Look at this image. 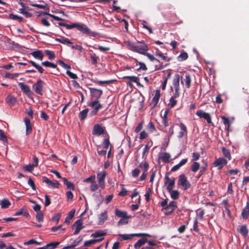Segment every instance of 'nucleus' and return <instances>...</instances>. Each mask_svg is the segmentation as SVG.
I'll return each mask as SVG.
<instances>
[{
	"mask_svg": "<svg viewBox=\"0 0 249 249\" xmlns=\"http://www.w3.org/2000/svg\"><path fill=\"white\" fill-rule=\"evenodd\" d=\"M147 242V239L145 238H142L139 239L135 244L134 248L136 249L140 248L141 246L143 245Z\"/></svg>",
	"mask_w": 249,
	"mask_h": 249,
	"instance_id": "obj_25",
	"label": "nucleus"
},
{
	"mask_svg": "<svg viewBox=\"0 0 249 249\" xmlns=\"http://www.w3.org/2000/svg\"><path fill=\"white\" fill-rule=\"evenodd\" d=\"M115 214L119 217L129 218V216H127V213L125 211H122L119 209L115 210Z\"/></svg>",
	"mask_w": 249,
	"mask_h": 249,
	"instance_id": "obj_22",
	"label": "nucleus"
},
{
	"mask_svg": "<svg viewBox=\"0 0 249 249\" xmlns=\"http://www.w3.org/2000/svg\"><path fill=\"white\" fill-rule=\"evenodd\" d=\"M89 90L91 98H95L96 100H98L103 94V91L101 89L93 88H89Z\"/></svg>",
	"mask_w": 249,
	"mask_h": 249,
	"instance_id": "obj_7",
	"label": "nucleus"
},
{
	"mask_svg": "<svg viewBox=\"0 0 249 249\" xmlns=\"http://www.w3.org/2000/svg\"><path fill=\"white\" fill-rule=\"evenodd\" d=\"M6 103L11 107L15 106L17 102V98L14 96L9 95L6 98Z\"/></svg>",
	"mask_w": 249,
	"mask_h": 249,
	"instance_id": "obj_14",
	"label": "nucleus"
},
{
	"mask_svg": "<svg viewBox=\"0 0 249 249\" xmlns=\"http://www.w3.org/2000/svg\"><path fill=\"white\" fill-rule=\"evenodd\" d=\"M89 106L93 108L94 109L96 108V107H98L99 110L103 107L102 105L100 103V101L99 100H95L92 101L89 104Z\"/></svg>",
	"mask_w": 249,
	"mask_h": 249,
	"instance_id": "obj_27",
	"label": "nucleus"
},
{
	"mask_svg": "<svg viewBox=\"0 0 249 249\" xmlns=\"http://www.w3.org/2000/svg\"><path fill=\"white\" fill-rule=\"evenodd\" d=\"M178 97H175V93L174 94L173 96H172L170 100H169V103L168 105V107L170 108H172L174 107L177 103V101L175 100V98H178Z\"/></svg>",
	"mask_w": 249,
	"mask_h": 249,
	"instance_id": "obj_30",
	"label": "nucleus"
},
{
	"mask_svg": "<svg viewBox=\"0 0 249 249\" xmlns=\"http://www.w3.org/2000/svg\"><path fill=\"white\" fill-rule=\"evenodd\" d=\"M124 79H129L131 82H136V80H138V78L135 76H124L123 77Z\"/></svg>",
	"mask_w": 249,
	"mask_h": 249,
	"instance_id": "obj_58",
	"label": "nucleus"
},
{
	"mask_svg": "<svg viewBox=\"0 0 249 249\" xmlns=\"http://www.w3.org/2000/svg\"><path fill=\"white\" fill-rule=\"evenodd\" d=\"M62 179H63L64 184L67 186V189H70L72 190H74V186L73 183L69 181L65 178H63Z\"/></svg>",
	"mask_w": 249,
	"mask_h": 249,
	"instance_id": "obj_28",
	"label": "nucleus"
},
{
	"mask_svg": "<svg viewBox=\"0 0 249 249\" xmlns=\"http://www.w3.org/2000/svg\"><path fill=\"white\" fill-rule=\"evenodd\" d=\"M178 184L183 188L184 190H187L191 187V184L187 180V177L183 174L179 176Z\"/></svg>",
	"mask_w": 249,
	"mask_h": 249,
	"instance_id": "obj_2",
	"label": "nucleus"
},
{
	"mask_svg": "<svg viewBox=\"0 0 249 249\" xmlns=\"http://www.w3.org/2000/svg\"><path fill=\"white\" fill-rule=\"evenodd\" d=\"M78 22H75V23H72L71 24H67V25H66V28L67 29H71L74 28H77V26L78 25Z\"/></svg>",
	"mask_w": 249,
	"mask_h": 249,
	"instance_id": "obj_54",
	"label": "nucleus"
},
{
	"mask_svg": "<svg viewBox=\"0 0 249 249\" xmlns=\"http://www.w3.org/2000/svg\"><path fill=\"white\" fill-rule=\"evenodd\" d=\"M152 193V190L150 188H148L146 190V192L145 194L144 195V196L145 197V200L147 202H148L150 200V196Z\"/></svg>",
	"mask_w": 249,
	"mask_h": 249,
	"instance_id": "obj_48",
	"label": "nucleus"
},
{
	"mask_svg": "<svg viewBox=\"0 0 249 249\" xmlns=\"http://www.w3.org/2000/svg\"><path fill=\"white\" fill-rule=\"evenodd\" d=\"M109 144L110 142L109 141V136L107 134V138L104 140L103 143L104 148L107 149Z\"/></svg>",
	"mask_w": 249,
	"mask_h": 249,
	"instance_id": "obj_53",
	"label": "nucleus"
},
{
	"mask_svg": "<svg viewBox=\"0 0 249 249\" xmlns=\"http://www.w3.org/2000/svg\"><path fill=\"white\" fill-rule=\"evenodd\" d=\"M99 187H100L99 184H97L96 182L94 181L93 183L91 184L90 186V190L92 192H94L98 190Z\"/></svg>",
	"mask_w": 249,
	"mask_h": 249,
	"instance_id": "obj_52",
	"label": "nucleus"
},
{
	"mask_svg": "<svg viewBox=\"0 0 249 249\" xmlns=\"http://www.w3.org/2000/svg\"><path fill=\"white\" fill-rule=\"evenodd\" d=\"M184 81L186 88L188 89L191 86V78L189 73L186 74Z\"/></svg>",
	"mask_w": 249,
	"mask_h": 249,
	"instance_id": "obj_32",
	"label": "nucleus"
},
{
	"mask_svg": "<svg viewBox=\"0 0 249 249\" xmlns=\"http://www.w3.org/2000/svg\"><path fill=\"white\" fill-rule=\"evenodd\" d=\"M83 225V220L81 219H78L73 224V227H76V229H79V230H81L83 229L84 227Z\"/></svg>",
	"mask_w": 249,
	"mask_h": 249,
	"instance_id": "obj_37",
	"label": "nucleus"
},
{
	"mask_svg": "<svg viewBox=\"0 0 249 249\" xmlns=\"http://www.w3.org/2000/svg\"><path fill=\"white\" fill-rule=\"evenodd\" d=\"M241 215L244 219H247L249 215V201H247L246 207L243 209Z\"/></svg>",
	"mask_w": 249,
	"mask_h": 249,
	"instance_id": "obj_17",
	"label": "nucleus"
},
{
	"mask_svg": "<svg viewBox=\"0 0 249 249\" xmlns=\"http://www.w3.org/2000/svg\"><path fill=\"white\" fill-rule=\"evenodd\" d=\"M104 239L103 237L95 239H91L88 241H86L84 242V246L85 247L89 246L91 245L95 244L96 243L100 242Z\"/></svg>",
	"mask_w": 249,
	"mask_h": 249,
	"instance_id": "obj_19",
	"label": "nucleus"
},
{
	"mask_svg": "<svg viewBox=\"0 0 249 249\" xmlns=\"http://www.w3.org/2000/svg\"><path fill=\"white\" fill-rule=\"evenodd\" d=\"M44 84V82L42 80H38L33 85V89L35 93L39 95H42Z\"/></svg>",
	"mask_w": 249,
	"mask_h": 249,
	"instance_id": "obj_3",
	"label": "nucleus"
},
{
	"mask_svg": "<svg viewBox=\"0 0 249 249\" xmlns=\"http://www.w3.org/2000/svg\"><path fill=\"white\" fill-rule=\"evenodd\" d=\"M106 234H107V233L106 232H105L104 231H97L95 232L92 233L91 235V236L93 238H96L100 237L101 236H105Z\"/></svg>",
	"mask_w": 249,
	"mask_h": 249,
	"instance_id": "obj_35",
	"label": "nucleus"
},
{
	"mask_svg": "<svg viewBox=\"0 0 249 249\" xmlns=\"http://www.w3.org/2000/svg\"><path fill=\"white\" fill-rule=\"evenodd\" d=\"M227 163V161L223 158H219L216 159L213 162V165L218 167L219 169H221Z\"/></svg>",
	"mask_w": 249,
	"mask_h": 249,
	"instance_id": "obj_12",
	"label": "nucleus"
},
{
	"mask_svg": "<svg viewBox=\"0 0 249 249\" xmlns=\"http://www.w3.org/2000/svg\"><path fill=\"white\" fill-rule=\"evenodd\" d=\"M237 231L244 237H247L248 236L249 230L246 225L239 226L237 228Z\"/></svg>",
	"mask_w": 249,
	"mask_h": 249,
	"instance_id": "obj_13",
	"label": "nucleus"
},
{
	"mask_svg": "<svg viewBox=\"0 0 249 249\" xmlns=\"http://www.w3.org/2000/svg\"><path fill=\"white\" fill-rule=\"evenodd\" d=\"M59 183L57 180L50 181L49 186L53 188H58L59 186Z\"/></svg>",
	"mask_w": 249,
	"mask_h": 249,
	"instance_id": "obj_45",
	"label": "nucleus"
},
{
	"mask_svg": "<svg viewBox=\"0 0 249 249\" xmlns=\"http://www.w3.org/2000/svg\"><path fill=\"white\" fill-rule=\"evenodd\" d=\"M99 224H103L107 218V215L106 212L101 213L98 216Z\"/></svg>",
	"mask_w": 249,
	"mask_h": 249,
	"instance_id": "obj_26",
	"label": "nucleus"
},
{
	"mask_svg": "<svg viewBox=\"0 0 249 249\" xmlns=\"http://www.w3.org/2000/svg\"><path fill=\"white\" fill-rule=\"evenodd\" d=\"M188 57V54L186 52H183L181 53L180 55L178 56V58L180 59V61H184L187 59Z\"/></svg>",
	"mask_w": 249,
	"mask_h": 249,
	"instance_id": "obj_57",
	"label": "nucleus"
},
{
	"mask_svg": "<svg viewBox=\"0 0 249 249\" xmlns=\"http://www.w3.org/2000/svg\"><path fill=\"white\" fill-rule=\"evenodd\" d=\"M31 54L35 58L42 60L43 58L44 55L41 51L37 50L34 51L31 53Z\"/></svg>",
	"mask_w": 249,
	"mask_h": 249,
	"instance_id": "obj_16",
	"label": "nucleus"
},
{
	"mask_svg": "<svg viewBox=\"0 0 249 249\" xmlns=\"http://www.w3.org/2000/svg\"><path fill=\"white\" fill-rule=\"evenodd\" d=\"M139 167L143 170V172L146 173L149 168V164L147 161H145L143 164L142 163H140Z\"/></svg>",
	"mask_w": 249,
	"mask_h": 249,
	"instance_id": "obj_46",
	"label": "nucleus"
},
{
	"mask_svg": "<svg viewBox=\"0 0 249 249\" xmlns=\"http://www.w3.org/2000/svg\"><path fill=\"white\" fill-rule=\"evenodd\" d=\"M170 157V155L168 153H165L164 155L161 157V159L165 163H167L168 162Z\"/></svg>",
	"mask_w": 249,
	"mask_h": 249,
	"instance_id": "obj_56",
	"label": "nucleus"
},
{
	"mask_svg": "<svg viewBox=\"0 0 249 249\" xmlns=\"http://www.w3.org/2000/svg\"><path fill=\"white\" fill-rule=\"evenodd\" d=\"M77 29L89 36L95 37L99 35L97 32L92 31L86 24L79 23Z\"/></svg>",
	"mask_w": 249,
	"mask_h": 249,
	"instance_id": "obj_1",
	"label": "nucleus"
},
{
	"mask_svg": "<svg viewBox=\"0 0 249 249\" xmlns=\"http://www.w3.org/2000/svg\"><path fill=\"white\" fill-rule=\"evenodd\" d=\"M114 81V80H106V81H95L94 82L96 84H97L98 85H102L103 84H109L110 83H112Z\"/></svg>",
	"mask_w": 249,
	"mask_h": 249,
	"instance_id": "obj_50",
	"label": "nucleus"
},
{
	"mask_svg": "<svg viewBox=\"0 0 249 249\" xmlns=\"http://www.w3.org/2000/svg\"><path fill=\"white\" fill-rule=\"evenodd\" d=\"M221 118L223 121V124L226 126L227 129L228 130L230 127V121H229V118H227L225 116H221Z\"/></svg>",
	"mask_w": 249,
	"mask_h": 249,
	"instance_id": "obj_43",
	"label": "nucleus"
},
{
	"mask_svg": "<svg viewBox=\"0 0 249 249\" xmlns=\"http://www.w3.org/2000/svg\"><path fill=\"white\" fill-rule=\"evenodd\" d=\"M58 63H59V64L63 68L65 69H67V70H69L71 68V67L68 65V64L65 63L62 60H59L58 61Z\"/></svg>",
	"mask_w": 249,
	"mask_h": 249,
	"instance_id": "obj_59",
	"label": "nucleus"
},
{
	"mask_svg": "<svg viewBox=\"0 0 249 249\" xmlns=\"http://www.w3.org/2000/svg\"><path fill=\"white\" fill-rule=\"evenodd\" d=\"M147 128L148 130H149L151 132H154L156 129H155V126L154 125V124L151 122H150L148 124H147Z\"/></svg>",
	"mask_w": 249,
	"mask_h": 249,
	"instance_id": "obj_61",
	"label": "nucleus"
},
{
	"mask_svg": "<svg viewBox=\"0 0 249 249\" xmlns=\"http://www.w3.org/2000/svg\"><path fill=\"white\" fill-rule=\"evenodd\" d=\"M36 217L38 222H42L43 221L44 215L42 212H37L36 213Z\"/></svg>",
	"mask_w": 249,
	"mask_h": 249,
	"instance_id": "obj_42",
	"label": "nucleus"
},
{
	"mask_svg": "<svg viewBox=\"0 0 249 249\" xmlns=\"http://www.w3.org/2000/svg\"><path fill=\"white\" fill-rule=\"evenodd\" d=\"M179 81L180 76L178 74L175 75L173 79V86L175 89V97H179L180 95L179 93Z\"/></svg>",
	"mask_w": 249,
	"mask_h": 249,
	"instance_id": "obj_4",
	"label": "nucleus"
},
{
	"mask_svg": "<svg viewBox=\"0 0 249 249\" xmlns=\"http://www.w3.org/2000/svg\"><path fill=\"white\" fill-rule=\"evenodd\" d=\"M200 164L197 162H194L191 166V170L193 172H196L199 168Z\"/></svg>",
	"mask_w": 249,
	"mask_h": 249,
	"instance_id": "obj_41",
	"label": "nucleus"
},
{
	"mask_svg": "<svg viewBox=\"0 0 249 249\" xmlns=\"http://www.w3.org/2000/svg\"><path fill=\"white\" fill-rule=\"evenodd\" d=\"M92 134L94 135L107 134L105 129L99 124H96L94 125Z\"/></svg>",
	"mask_w": 249,
	"mask_h": 249,
	"instance_id": "obj_6",
	"label": "nucleus"
},
{
	"mask_svg": "<svg viewBox=\"0 0 249 249\" xmlns=\"http://www.w3.org/2000/svg\"><path fill=\"white\" fill-rule=\"evenodd\" d=\"M148 50V47L147 45L143 42H142V44L139 45H136V49L135 52L144 54Z\"/></svg>",
	"mask_w": 249,
	"mask_h": 249,
	"instance_id": "obj_9",
	"label": "nucleus"
},
{
	"mask_svg": "<svg viewBox=\"0 0 249 249\" xmlns=\"http://www.w3.org/2000/svg\"><path fill=\"white\" fill-rule=\"evenodd\" d=\"M206 169H207V164L205 166H203L201 168L200 170L199 171V174L197 175V176H196V178H199L204 174V173L206 170Z\"/></svg>",
	"mask_w": 249,
	"mask_h": 249,
	"instance_id": "obj_60",
	"label": "nucleus"
},
{
	"mask_svg": "<svg viewBox=\"0 0 249 249\" xmlns=\"http://www.w3.org/2000/svg\"><path fill=\"white\" fill-rule=\"evenodd\" d=\"M34 166L33 165V164H28L24 166L23 167V169L25 171L32 172L34 170Z\"/></svg>",
	"mask_w": 249,
	"mask_h": 249,
	"instance_id": "obj_51",
	"label": "nucleus"
},
{
	"mask_svg": "<svg viewBox=\"0 0 249 249\" xmlns=\"http://www.w3.org/2000/svg\"><path fill=\"white\" fill-rule=\"evenodd\" d=\"M177 207V202L176 201H171L169 204L165 207V210H169L168 212L165 213V214L166 215L171 214L174 212L175 208Z\"/></svg>",
	"mask_w": 249,
	"mask_h": 249,
	"instance_id": "obj_11",
	"label": "nucleus"
},
{
	"mask_svg": "<svg viewBox=\"0 0 249 249\" xmlns=\"http://www.w3.org/2000/svg\"><path fill=\"white\" fill-rule=\"evenodd\" d=\"M59 244V242H51L46 245L44 248L45 249H54Z\"/></svg>",
	"mask_w": 249,
	"mask_h": 249,
	"instance_id": "obj_31",
	"label": "nucleus"
},
{
	"mask_svg": "<svg viewBox=\"0 0 249 249\" xmlns=\"http://www.w3.org/2000/svg\"><path fill=\"white\" fill-rule=\"evenodd\" d=\"M127 218L124 219V218H121L117 223V225L118 226L124 225V224H127L128 223V220L127 219Z\"/></svg>",
	"mask_w": 249,
	"mask_h": 249,
	"instance_id": "obj_63",
	"label": "nucleus"
},
{
	"mask_svg": "<svg viewBox=\"0 0 249 249\" xmlns=\"http://www.w3.org/2000/svg\"><path fill=\"white\" fill-rule=\"evenodd\" d=\"M55 40L57 42H59L61 43L64 44H67L68 45H72V42L68 38H65L64 37L61 36L59 38H56Z\"/></svg>",
	"mask_w": 249,
	"mask_h": 249,
	"instance_id": "obj_21",
	"label": "nucleus"
},
{
	"mask_svg": "<svg viewBox=\"0 0 249 249\" xmlns=\"http://www.w3.org/2000/svg\"><path fill=\"white\" fill-rule=\"evenodd\" d=\"M88 112H89L88 108L85 109L83 110H82V111H81L79 113V115H78V117H79V118L80 119V120H84L86 118L87 114L88 113Z\"/></svg>",
	"mask_w": 249,
	"mask_h": 249,
	"instance_id": "obj_36",
	"label": "nucleus"
},
{
	"mask_svg": "<svg viewBox=\"0 0 249 249\" xmlns=\"http://www.w3.org/2000/svg\"><path fill=\"white\" fill-rule=\"evenodd\" d=\"M119 236L121 237L123 240L130 239L133 237L132 234H119Z\"/></svg>",
	"mask_w": 249,
	"mask_h": 249,
	"instance_id": "obj_62",
	"label": "nucleus"
},
{
	"mask_svg": "<svg viewBox=\"0 0 249 249\" xmlns=\"http://www.w3.org/2000/svg\"><path fill=\"white\" fill-rule=\"evenodd\" d=\"M175 183V179L174 178H171V180H170L168 182H167V190L168 191H170L174 187Z\"/></svg>",
	"mask_w": 249,
	"mask_h": 249,
	"instance_id": "obj_33",
	"label": "nucleus"
},
{
	"mask_svg": "<svg viewBox=\"0 0 249 249\" xmlns=\"http://www.w3.org/2000/svg\"><path fill=\"white\" fill-rule=\"evenodd\" d=\"M28 62L31 63L32 65L40 73H43L44 71V69L40 65L36 64V62L32 60L28 61Z\"/></svg>",
	"mask_w": 249,
	"mask_h": 249,
	"instance_id": "obj_29",
	"label": "nucleus"
},
{
	"mask_svg": "<svg viewBox=\"0 0 249 249\" xmlns=\"http://www.w3.org/2000/svg\"><path fill=\"white\" fill-rule=\"evenodd\" d=\"M94 181H95V175H92L91 176H90L89 177L85 179L83 181V182H87V183H93Z\"/></svg>",
	"mask_w": 249,
	"mask_h": 249,
	"instance_id": "obj_47",
	"label": "nucleus"
},
{
	"mask_svg": "<svg viewBox=\"0 0 249 249\" xmlns=\"http://www.w3.org/2000/svg\"><path fill=\"white\" fill-rule=\"evenodd\" d=\"M0 140L4 143L7 142L6 136L5 135L3 131L1 129H0Z\"/></svg>",
	"mask_w": 249,
	"mask_h": 249,
	"instance_id": "obj_49",
	"label": "nucleus"
},
{
	"mask_svg": "<svg viewBox=\"0 0 249 249\" xmlns=\"http://www.w3.org/2000/svg\"><path fill=\"white\" fill-rule=\"evenodd\" d=\"M45 52L50 60H53L55 58V55L53 51L46 50Z\"/></svg>",
	"mask_w": 249,
	"mask_h": 249,
	"instance_id": "obj_40",
	"label": "nucleus"
},
{
	"mask_svg": "<svg viewBox=\"0 0 249 249\" xmlns=\"http://www.w3.org/2000/svg\"><path fill=\"white\" fill-rule=\"evenodd\" d=\"M42 66L48 67H51L52 68H56L57 65L49 61L42 62L41 63Z\"/></svg>",
	"mask_w": 249,
	"mask_h": 249,
	"instance_id": "obj_39",
	"label": "nucleus"
},
{
	"mask_svg": "<svg viewBox=\"0 0 249 249\" xmlns=\"http://www.w3.org/2000/svg\"><path fill=\"white\" fill-rule=\"evenodd\" d=\"M36 244L37 245H39L41 244V243L36 241L34 239H30L29 241H27V242H25L24 243V244L26 245H31V244Z\"/></svg>",
	"mask_w": 249,
	"mask_h": 249,
	"instance_id": "obj_55",
	"label": "nucleus"
},
{
	"mask_svg": "<svg viewBox=\"0 0 249 249\" xmlns=\"http://www.w3.org/2000/svg\"><path fill=\"white\" fill-rule=\"evenodd\" d=\"M18 85L22 92L26 94L27 96H30L33 93L31 91L30 87L28 85H25L24 83L21 82L18 83Z\"/></svg>",
	"mask_w": 249,
	"mask_h": 249,
	"instance_id": "obj_10",
	"label": "nucleus"
},
{
	"mask_svg": "<svg viewBox=\"0 0 249 249\" xmlns=\"http://www.w3.org/2000/svg\"><path fill=\"white\" fill-rule=\"evenodd\" d=\"M106 175L107 173L105 171L100 172L97 175V178L99 185L102 189H104L105 187V178Z\"/></svg>",
	"mask_w": 249,
	"mask_h": 249,
	"instance_id": "obj_5",
	"label": "nucleus"
},
{
	"mask_svg": "<svg viewBox=\"0 0 249 249\" xmlns=\"http://www.w3.org/2000/svg\"><path fill=\"white\" fill-rule=\"evenodd\" d=\"M75 212V211L74 209H72L69 212L68 215L66 216L64 223L69 224L70 223L71 220L73 217Z\"/></svg>",
	"mask_w": 249,
	"mask_h": 249,
	"instance_id": "obj_23",
	"label": "nucleus"
},
{
	"mask_svg": "<svg viewBox=\"0 0 249 249\" xmlns=\"http://www.w3.org/2000/svg\"><path fill=\"white\" fill-rule=\"evenodd\" d=\"M60 214L59 213H57L56 214H55V215H54L52 217V219L51 220L52 221H56V223H57L60 219Z\"/></svg>",
	"mask_w": 249,
	"mask_h": 249,
	"instance_id": "obj_64",
	"label": "nucleus"
},
{
	"mask_svg": "<svg viewBox=\"0 0 249 249\" xmlns=\"http://www.w3.org/2000/svg\"><path fill=\"white\" fill-rule=\"evenodd\" d=\"M1 207L3 209L7 208L11 205V203L7 199H3L0 203Z\"/></svg>",
	"mask_w": 249,
	"mask_h": 249,
	"instance_id": "obj_38",
	"label": "nucleus"
},
{
	"mask_svg": "<svg viewBox=\"0 0 249 249\" xmlns=\"http://www.w3.org/2000/svg\"><path fill=\"white\" fill-rule=\"evenodd\" d=\"M24 122L26 125V135H28L32 130L31 122L30 120L27 118L24 119Z\"/></svg>",
	"mask_w": 249,
	"mask_h": 249,
	"instance_id": "obj_18",
	"label": "nucleus"
},
{
	"mask_svg": "<svg viewBox=\"0 0 249 249\" xmlns=\"http://www.w3.org/2000/svg\"><path fill=\"white\" fill-rule=\"evenodd\" d=\"M35 7H38L39 8H40V9H46V11L45 12H38L39 13V14L37 15V16H45V15H47V16H53L52 14H48L47 12V8H46V5L45 4L44 5H41V4H34L33 5Z\"/></svg>",
	"mask_w": 249,
	"mask_h": 249,
	"instance_id": "obj_15",
	"label": "nucleus"
},
{
	"mask_svg": "<svg viewBox=\"0 0 249 249\" xmlns=\"http://www.w3.org/2000/svg\"><path fill=\"white\" fill-rule=\"evenodd\" d=\"M196 115L200 118H203L205 119L208 124L212 123L211 117L209 113L205 112L202 110H198L196 112Z\"/></svg>",
	"mask_w": 249,
	"mask_h": 249,
	"instance_id": "obj_8",
	"label": "nucleus"
},
{
	"mask_svg": "<svg viewBox=\"0 0 249 249\" xmlns=\"http://www.w3.org/2000/svg\"><path fill=\"white\" fill-rule=\"evenodd\" d=\"M171 196V197L173 199H177L179 196V193L178 190H171L170 191H168Z\"/></svg>",
	"mask_w": 249,
	"mask_h": 249,
	"instance_id": "obj_34",
	"label": "nucleus"
},
{
	"mask_svg": "<svg viewBox=\"0 0 249 249\" xmlns=\"http://www.w3.org/2000/svg\"><path fill=\"white\" fill-rule=\"evenodd\" d=\"M222 151L224 156L229 160H230L231 156L229 150L225 147H223Z\"/></svg>",
	"mask_w": 249,
	"mask_h": 249,
	"instance_id": "obj_44",
	"label": "nucleus"
},
{
	"mask_svg": "<svg viewBox=\"0 0 249 249\" xmlns=\"http://www.w3.org/2000/svg\"><path fill=\"white\" fill-rule=\"evenodd\" d=\"M187 159H182L178 164L174 166L172 169L171 171H176L179 169L182 165H184L187 162Z\"/></svg>",
	"mask_w": 249,
	"mask_h": 249,
	"instance_id": "obj_20",
	"label": "nucleus"
},
{
	"mask_svg": "<svg viewBox=\"0 0 249 249\" xmlns=\"http://www.w3.org/2000/svg\"><path fill=\"white\" fill-rule=\"evenodd\" d=\"M160 97V92L159 90H156L155 95L152 99V103L155 107L158 104Z\"/></svg>",
	"mask_w": 249,
	"mask_h": 249,
	"instance_id": "obj_24",
	"label": "nucleus"
}]
</instances>
